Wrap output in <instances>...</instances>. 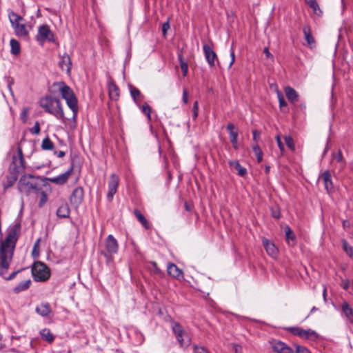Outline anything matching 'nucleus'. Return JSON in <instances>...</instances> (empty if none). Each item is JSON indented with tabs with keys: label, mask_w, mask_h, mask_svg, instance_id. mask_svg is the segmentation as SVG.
<instances>
[{
	"label": "nucleus",
	"mask_w": 353,
	"mask_h": 353,
	"mask_svg": "<svg viewBox=\"0 0 353 353\" xmlns=\"http://www.w3.org/2000/svg\"><path fill=\"white\" fill-rule=\"evenodd\" d=\"M54 154L59 158H62L65 155V152L60 150V151H55Z\"/></svg>",
	"instance_id": "61"
},
{
	"label": "nucleus",
	"mask_w": 353,
	"mask_h": 353,
	"mask_svg": "<svg viewBox=\"0 0 353 353\" xmlns=\"http://www.w3.org/2000/svg\"><path fill=\"white\" fill-rule=\"evenodd\" d=\"M341 243L343 250L350 257L353 258V246L350 245L345 239H342Z\"/></svg>",
	"instance_id": "38"
},
{
	"label": "nucleus",
	"mask_w": 353,
	"mask_h": 353,
	"mask_svg": "<svg viewBox=\"0 0 353 353\" xmlns=\"http://www.w3.org/2000/svg\"><path fill=\"white\" fill-rule=\"evenodd\" d=\"M108 90L110 97L113 99H117L119 96V88L117 85L113 82L110 83L108 85Z\"/></svg>",
	"instance_id": "33"
},
{
	"label": "nucleus",
	"mask_w": 353,
	"mask_h": 353,
	"mask_svg": "<svg viewBox=\"0 0 353 353\" xmlns=\"http://www.w3.org/2000/svg\"><path fill=\"white\" fill-rule=\"evenodd\" d=\"M105 249L110 254H114L118 252L117 241L112 234H109L105 240Z\"/></svg>",
	"instance_id": "14"
},
{
	"label": "nucleus",
	"mask_w": 353,
	"mask_h": 353,
	"mask_svg": "<svg viewBox=\"0 0 353 353\" xmlns=\"http://www.w3.org/2000/svg\"><path fill=\"white\" fill-rule=\"evenodd\" d=\"M183 102L186 104L188 103V91L186 89H183Z\"/></svg>",
	"instance_id": "59"
},
{
	"label": "nucleus",
	"mask_w": 353,
	"mask_h": 353,
	"mask_svg": "<svg viewBox=\"0 0 353 353\" xmlns=\"http://www.w3.org/2000/svg\"><path fill=\"white\" fill-rule=\"evenodd\" d=\"M279 107H280V108H282L283 107L287 106V103H286V101H285L284 99L280 100V101H279Z\"/></svg>",
	"instance_id": "63"
},
{
	"label": "nucleus",
	"mask_w": 353,
	"mask_h": 353,
	"mask_svg": "<svg viewBox=\"0 0 353 353\" xmlns=\"http://www.w3.org/2000/svg\"><path fill=\"white\" fill-rule=\"evenodd\" d=\"M84 191L82 187H77L74 188L69 198L72 205L76 208H79L83 201Z\"/></svg>",
	"instance_id": "10"
},
{
	"label": "nucleus",
	"mask_w": 353,
	"mask_h": 353,
	"mask_svg": "<svg viewBox=\"0 0 353 353\" xmlns=\"http://www.w3.org/2000/svg\"><path fill=\"white\" fill-rule=\"evenodd\" d=\"M35 311L41 316L46 317L52 312V309L49 303L44 302L38 305L35 308Z\"/></svg>",
	"instance_id": "19"
},
{
	"label": "nucleus",
	"mask_w": 353,
	"mask_h": 353,
	"mask_svg": "<svg viewBox=\"0 0 353 353\" xmlns=\"http://www.w3.org/2000/svg\"><path fill=\"white\" fill-rule=\"evenodd\" d=\"M230 57H231V61H230V63L229 64V67H231L232 65L234 63V62L235 61V54H234V48H233L232 46H231V48H230Z\"/></svg>",
	"instance_id": "53"
},
{
	"label": "nucleus",
	"mask_w": 353,
	"mask_h": 353,
	"mask_svg": "<svg viewBox=\"0 0 353 353\" xmlns=\"http://www.w3.org/2000/svg\"><path fill=\"white\" fill-rule=\"evenodd\" d=\"M203 50L205 58L210 67L215 65V61L217 60V56L213 49L208 45L204 44L203 46Z\"/></svg>",
	"instance_id": "13"
},
{
	"label": "nucleus",
	"mask_w": 353,
	"mask_h": 353,
	"mask_svg": "<svg viewBox=\"0 0 353 353\" xmlns=\"http://www.w3.org/2000/svg\"><path fill=\"white\" fill-rule=\"evenodd\" d=\"M53 86L57 87L68 108L72 112V117L70 119L72 128L77 126V117L79 112L78 99L72 89L63 81L54 82Z\"/></svg>",
	"instance_id": "2"
},
{
	"label": "nucleus",
	"mask_w": 353,
	"mask_h": 353,
	"mask_svg": "<svg viewBox=\"0 0 353 353\" xmlns=\"http://www.w3.org/2000/svg\"><path fill=\"white\" fill-rule=\"evenodd\" d=\"M305 40L308 46L312 48L315 46V40L312 34L311 29L309 26H305L303 28Z\"/></svg>",
	"instance_id": "21"
},
{
	"label": "nucleus",
	"mask_w": 353,
	"mask_h": 353,
	"mask_svg": "<svg viewBox=\"0 0 353 353\" xmlns=\"http://www.w3.org/2000/svg\"><path fill=\"white\" fill-rule=\"evenodd\" d=\"M333 157L334 159H336V161L337 162H339V163L342 162L343 159L342 152L340 150H339L336 153L333 154Z\"/></svg>",
	"instance_id": "51"
},
{
	"label": "nucleus",
	"mask_w": 353,
	"mask_h": 353,
	"mask_svg": "<svg viewBox=\"0 0 353 353\" xmlns=\"http://www.w3.org/2000/svg\"><path fill=\"white\" fill-rule=\"evenodd\" d=\"M129 90L130 92V95L134 101H137V99L141 97V92L139 90L132 85H129Z\"/></svg>",
	"instance_id": "40"
},
{
	"label": "nucleus",
	"mask_w": 353,
	"mask_h": 353,
	"mask_svg": "<svg viewBox=\"0 0 353 353\" xmlns=\"http://www.w3.org/2000/svg\"><path fill=\"white\" fill-rule=\"evenodd\" d=\"M17 178L18 174L14 172H11V174L7 175L6 176V181L3 182V186L4 190H6L12 187L17 181Z\"/></svg>",
	"instance_id": "24"
},
{
	"label": "nucleus",
	"mask_w": 353,
	"mask_h": 353,
	"mask_svg": "<svg viewBox=\"0 0 353 353\" xmlns=\"http://www.w3.org/2000/svg\"><path fill=\"white\" fill-rule=\"evenodd\" d=\"M70 213V210L67 203L62 204L57 210V215L60 218H68Z\"/></svg>",
	"instance_id": "27"
},
{
	"label": "nucleus",
	"mask_w": 353,
	"mask_h": 353,
	"mask_svg": "<svg viewBox=\"0 0 353 353\" xmlns=\"http://www.w3.org/2000/svg\"><path fill=\"white\" fill-rule=\"evenodd\" d=\"M284 140H285V144L292 151H294L295 150V145H294V140L293 139L289 136V135H286L284 137Z\"/></svg>",
	"instance_id": "43"
},
{
	"label": "nucleus",
	"mask_w": 353,
	"mask_h": 353,
	"mask_svg": "<svg viewBox=\"0 0 353 353\" xmlns=\"http://www.w3.org/2000/svg\"><path fill=\"white\" fill-rule=\"evenodd\" d=\"M271 215L273 218L276 219H279L281 218V212L279 209L278 208H272Z\"/></svg>",
	"instance_id": "48"
},
{
	"label": "nucleus",
	"mask_w": 353,
	"mask_h": 353,
	"mask_svg": "<svg viewBox=\"0 0 353 353\" xmlns=\"http://www.w3.org/2000/svg\"><path fill=\"white\" fill-rule=\"evenodd\" d=\"M313 10L314 13L316 15H321L322 11L320 10L319 4L317 2H315L314 4L309 6Z\"/></svg>",
	"instance_id": "47"
},
{
	"label": "nucleus",
	"mask_w": 353,
	"mask_h": 353,
	"mask_svg": "<svg viewBox=\"0 0 353 353\" xmlns=\"http://www.w3.org/2000/svg\"><path fill=\"white\" fill-rule=\"evenodd\" d=\"M21 227L19 221H14L8 228L5 239H0V276H4L8 272L20 234Z\"/></svg>",
	"instance_id": "1"
},
{
	"label": "nucleus",
	"mask_w": 353,
	"mask_h": 353,
	"mask_svg": "<svg viewBox=\"0 0 353 353\" xmlns=\"http://www.w3.org/2000/svg\"><path fill=\"white\" fill-rule=\"evenodd\" d=\"M276 142H277V144H278V147L279 148L281 152H283L284 150V145L283 144L281 140V138H280V136H276Z\"/></svg>",
	"instance_id": "56"
},
{
	"label": "nucleus",
	"mask_w": 353,
	"mask_h": 353,
	"mask_svg": "<svg viewBox=\"0 0 353 353\" xmlns=\"http://www.w3.org/2000/svg\"><path fill=\"white\" fill-rule=\"evenodd\" d=\"M285 93L288 99L292 103L297 101L299 94L297 92L292 88L287 86L285 88Z\"/></svg>",
	"instance_id": "23"
},
{
	"label": "nucleus",
	"mask_w": 353,
	"mask_h": 353,
	"mask_svg": "<svg viewBox=\"0 0 353 353\" xmlns=\"http://www.w3.org/2000/svg\"><path fill=\"white\" fill-rule=\"evenodd\" d=\"M8 18L15 34L25 41H29V32L26 24L22 23L24 21V19L12 10L9 11Z\"/></svg>",
	"instance_id": "5"
},
{
	"label": "nucleus",
	"mask_w": 353,
	"mask_h": 353,
	"mask_svg": "<svg viewBox=\"0 0 353 353\" xmlns=\"http://www.w3.org/2000/svg\"><path fill=\"white\" fill-rule=\"evenodd\" d=\"M285 229L286 241H287L288 244L289 245H294L295 244L294 241H295V239H296V236H295L294 232H292V230L288 225H286Z\"/></svg>",
	"instance_id": "28"
},
{
	"label": "nucleus",
	"mask_w": 353,
	"mask_h": 353,
	"mask_svg": "<svg viewBox=\"0 0 353 353\" xmlns=\"http://www.w3.org/2000/svg\"><path fill=\"white\" fill-rule=\"evenodd\" d=\"M39 105L45 112L54 116L62 123H65L66 118L65 117L63 105L59 99L51 95H46L40 99Z\"/></svg>",
	"instance_id": "3"
},
{
	"label": "nucleus",
	"mask_w": 353,
	"mask_h": 353,
	"mask_svg": "<svg viewBox=\"0 0 353 353\" xmlns=\"http://www.w3.org/2000/svg\"><path fill=\"white\" fill-rule=\"evenodd\" d=\"M263 245L269 256L276 258L279 254V250L274 243L266 238L262 239Z\"/></svg>",
	"instance_id": "15"
},
{
	"label": "nucleus",
	"mask_w": 353,
	"mask_h": 353,
	"mask_svg": "<svg viewBox=\"0 0 353 353\" xmlns=\"http://www.w3.org/2000/svg\"><path fill=\"white\" fill-rule=\"evenodd\" d=\"M141 110L142 112L147 117L148 121H151V107L145 103L141 106Z\"/></svg>",
	"instance_id": "42"
},
{
	"label": "nucleus",
	"mask_w": 353,
	"mask_h": 353,
	"mask_svg": "<svg viewBox=\"0 0 353 353\" xmlns=\"http://www.w3.org/2000/svg\"><path fill=\"white\" fill-rule=\"evenodd\" d=\"M272 347L277 353H294L290 347L281 341H273L272 343Z\"/></svg>",
	"instance_id": "18"
},
{
	"label": "nucleus",
	"mask_w": 353,
	"mask_h": 353,
	"mask_svg": "<svg viewBox=\"0 0 353 353\" xmlns=\"http://www.w3.org/2000/svg\"><path fill=\"white\" fill-rule=\"evenodd\" d=\"M263 52L264 54H265V57L267 58H271L272 59L273 58V56L272 54L270 52L268 48H265L264 50H263Z\"/></svg>",
	"instance_id": "60"
},
{
	"label": "nucleus",
	"mask_w": 353,
	"mask_h": 353,
	"mask_svg": "<svg viewBox=\"0 0 353 353\" xmlns=\"http://www.w3.org/2000/svg\"><path fill=\"white\" fill-rule=\"evenodd\" d=\"M323 180L325 189L328 193H331L334 191V185L332 180L331 174L329 170H325L319 176Z\"/></svg>",
	"instance_id": "17"
},
{
	"label": "nucleus",
	"mask_w": 353,
	"mask_h": 353,
	"mask_svg": "<svg viewBox=\"0 0 353 353\" xmlns=\"http://www.w3.org/2000/svg\"><path fill=\"white\" fill-rule=\"evenodd\" d=\"M30 284H31V280L30 279H27V280L23 281L20 282L19 283H18L13 288V292L15 294H19L21 292H23V291H25V290H28L30 288Z\"/></svg>",
	"instance_id": "25"
},
{
	"label": "nucleus",
	"mask_w": 353,
	"mask_h": 353,
	"mask_svg": "<svg viewBox=\"0 0 353 353\" xmlns=\"http://www.w3.org/2000/svg\"><path fill=\"white\" fill-rule=\"evenodd\" d=\"M198 113H199V103L197 101H196L194 103V105L192 107V116L194 119L198 117Z\"/></svg>",
	"instance_id": "49"
},
{
	"label": "nucleus",
	"mask_w": 353,
	"mask_h": 353,
	"mask_svg": "<svg viewBox=\"0 0 353 353\" xmlns=\"http://www.w3.org/2000/svg\"><path fill=\"white\" fill-rule=\"evenodd\" d=\"M41 147L43 150H52L54 149V145L50 138L47 137L42 141Z\"/></svg>",
	"instance_id": "36"
},
{
	"label": "nucleus",
	"mask_w": 353,
	"mask_h": 353,
	"mask_svg": "<svg viewBox=\"0 0 353 353\" xmlns=\"http://www.w3.org/2000/svg\"><path fill=\"white\" fill-rule=\"evenodd\" d=\"M232 345L234 353H242V347L240 345L234 343Z\"/></svg>",
	"instance_id": "57"
},
{
	"label": "nucleus",
	"mask_w": 353,
	"mask_h": 353,
	"mask_svg": "<svg viewBox=\"0 0 353 353\" xmlns=\"http://www.w3.org/2000/svg\"><path fill=\"white\" fill-rule=\"evenodd\" d=\"M73 170L74 165L72 163L70 167L64 173L57 176L48 178L47 180L57 185H63L68 181V179L71 176Z\"/></svg>",
	"instance_id": "12"
},
{
	"label": "nucleus",
	"mask_w": 353,
	"mask_h": 353,
	"mask_svg": "<svg viewBox=\"0 0 353 353\" xmlns=\"http://www.w3.org/2000/svg\"><path fill=\"white\" fill-rule=\"evenodd\" d=\"M349 285H350L349 281H347V280L345 281L342 284L343 288L344 290H347L349 288Z\"/></svg>",
	"instance_id": "62"
},
{
	"label": "nucleus",
	"mask_w": 353,
	"mask_h": 353,
	"mask_svg": "<svg viewBox=\"0 0 353 353\" xmlns=\"http://www.w3.org/2000/svg\"><path fill=\"white\" fill-rule=\"evenodd\" d=\"M168 274L174 278L179 279L183 276V272L179 269L176 265L170 263L167 267Z\"/></svg>",
	"instance_id": "20"
},
{
	"label": "nucleus",
	"mask_w": 353,
	"mask_h": 353,
	"mask_svg": "<svg viewBox=\"0 0 353 353\" xmlns=\"http://www.w3.org/2000/svg\"><path fill=\"white\" fill-rule=\"evenodd\" d=\"M319 335L311 329L305 330V339H310L315 341L319 338Z\"/></svg>",
	"instance_id": "39"
},
{
	"label": "nucleus",
	"mask_w": 353,
	"mask_h": 353,
	"mask_svg": "<svg viewBox=\"0 0 353 353\" xmlns=\"http://www.w3.org/2000/svg\"><path fill=\"white\" fill-rule=\"evenodd\" d=\"M27 117V110H23L21 113V118L26 120Z\"/></svg>",
	"instance_id": "64"
},
{
	"label": "nucleus",
	"mask_w": 353,
	"mask_h": 353,
	"mask_svg": "<svg viewBox=\"0 0 353 353\" xmlns=\"http://www.w3.org/2000/svg\"><path fill=\"white\" fill-rule=\"evenodd\" d=\"M228 164L231 168H234L237 170L238 174L240 176H245L247 174V170L245 168L241 165L239 161L230 160L228 161Z\"/></svg>",
	"instance_id": "22"
},
{
	"label": "nucleus",
	"mask_w": 353,
	"mask_h": 353,
	"mask_svg": "<svg viewBox=\"0 0 353 353\" xmlns=\"http://www.w3.org/2000/svg\"><path fill=\"white\" fill-rule=\"evenodd\" d=\"M253 134V140L258 143V141L260 139V132L257 130H254L252 131Z\"/></svg>",
	"instance_id": "54"
},
{
	"label": "nucleus",
	"mask_w": 353,
	"mask_h": 353,
	"mask_svg": "<svg viewBox=\"0 0 353 353\" xmlns=\"http://www.w3.org/2000/svg\"><path fill=\"white\" fill-rule=\"evenodd\" d=\"M40 132L39 123L37 121L34 126L30 129V132L33 134H38Z\"/></svg>",
	"instance_id": "50"
},
{
	"label": "nucleus",
	"mask_w": 353,
	"mask_h": 353,
	"mask_svg": "<svg viewBox=\"0 0 353 353\" xmlns=\"http://www.w3.org/2000/svg\"><path fill=\"white\" fill-rule=\"evenodd\" d=\"M119 183V178L116 174H112L108 181V192L107 199L109 201H112L114 194L117 192Z\"/></svg>",
	"instance_id": "11"
},
{
	"label": "nucleus",
	"mask_w": 353,
	"mask_h": 353,
	"mask_svg": "<svg viewBox=\"0 0 353 353\" xmlns=\"http://www.w3.org/2000/svg\"><path fill=\"white\" fill-rule=\"evenodd\" d=\"M41 239L39 238L34 243L32 251V256L34 259H37L39 256V243H40Z\"/></svg>",
	"instance_id": "41"
},
{
	"label": "nucleus",
	"mask_w": 353,
	"mask_h": 353,
	"mask_svg": "<svg viewBox=\"0 0 353 353\" xmlns=\"http://www.w3.org/2000/svg\"><path fill=\"white\" fill-rule=\"evenodd\" d=\"M227 130L230 134V141L237 140L238 130L236 129L235 130L234 124L232 123H228L227 125Z\"/></svg>",
	"instance_id": "35"
},
{
	"label": "nucleus",
	"mask_w": 353,
	"mask_h": 353,
	"mask_svg": "<svg viewBox=\"0 0 353 353\" xmlns=\"http://www.w3.org/2000/svg\"><path fill=\"white\" fill-rule=\"evenodd\" d=\"M21 270H17V271H15V272H12L8 277H6V280H8V281H10V280H12L13 279L16 275L21 272Z\"/></svg>",
	"instance_id": "58"
},
{
	"label": "nucleus",
	"mask_w": 353,
	"mask_h": 353,
	"mask_svg": "<svg viewBox=\"0 0 353 353\" xmlns=\"http://www.w3.org/2000/svg\"><path fill=\"white\" fill-rule=\"evenodd\" d=\"M290 333L302 339L305 336V330L299 327H289L286 328Z\"/></svg>",
	"instance_id": "34"
},
{
	"label": "nucleus",
	"mask_w": 353,
	"mask_h": 353,
	"mask_svg": "<svg viewBox=\"0 0 353 353\" xmlns=\"http://www.w3.org/2000/svg\"><path fill=\"white\" fill-rule=\"evenodd\" d=\"M41 179L32 174H23L18 182V190L22 194L29 196L38 194L41 189Z\"/></svg>",
	"instance_id": "4"
},
{
	"label": "nucleus",
	"mask_w": 353,
	"mask_h": 353,
	"mask_svg": "<svg viewBox=\"0 0 353 353\" xmlns=\"http://www.w3.org/2000/svg\"><path fill=\"white\" fill-rule=\"evenodd\" d=\"M40 334L43 340L48 343H52L54 337L50 330L48 328H44L40 331Z\"/></svg>",
	"instance_id": "31"
},
{
	"label": "nucleus",
	"mask_w": 353,
	"mask_h": 353,
	"mask_svg": "<svg viewBox=\"0 0 353 353\" xmlns=\"http://www.w3.org/2000/svg\"><path fill=\"white\" fill-rule=\"evenodd\" d=\"M295 349L296 353H311L307 348L300 345H296Z\"/></svg>",
	"instance_id": "46"
},
{
	"label": "nucleus",
	"mask_w": 353,
	"mask_h": 353,
	"mask_svg": "<svg viewBox=\"0 0 353 353\" xmlns=\"http://www.w3.org/2000/svg\"><path fill=\"white\" fill-rule=\"evenodd\" d=\"M134 214L136 216L138 221L141 223L143 228L145 229H149L150 225L148 220L145 219V217L143 216V214H141V212L138 210H134Z\"/></svg>",
	"instance_id": "29"
},
{
	"label": "nucleus",
	"mask_w": 353,
	"mask_h": 353,
	"mask_svg": "<svg viewBox=\"0 0 353 353\" xmlns=\"http://www.w3.org/2000/svg\"><path fill=\"white\" fill-rule=\"evenodd\" d=\"M25 161L22 149L20 147L17 148V155H14L12 159V163L10 166V172L19 174L25 170Z\"/></svg>",
	"instance_id": "9"
},
{
	"label": "nucleus",
	"mask_w": 353,
	"mask_h": 353,
	"mask_svg": "<svg viewBox=\"0 0 353 353\" xmlns=\"http://www.w3.org/2000/svg\"><path fill=\"white\" fill-rule=\"evenodd\" d=\"M32 274L35 281L44 282L50 278V272L44 263L36 261L32 266Z\"/></svg>",
	"instance_id": "6"
},
{
	"label": "nucleus",
	"mask_w": 353,
	"mask_h": 353,
	"mask_svg": "<svg viewBox=\"0 0 353 353\" xmlns=\"http://www.w3.org/2000/svg\"><path fill=\"white\" fill-rule=\"evenodd\" d=\"M172 330L181 347H187L190 345L191 338L179 323L173 322L172 323Z\"/></svg>",
	"instance_id": "7"
},
{
	"label": "nucleus",
	"mask_w": 353,
	"mask_h": 353,
	"mask_svg": "<svg viewBox=\"0 0 353 353\" xmlns=\"http://www.w3.org/2000/svg\"><path fill=\"white\" fill-rule=\"evenodd\" d=\"M59 66L62 70H65L68 74H70L72 68V61L70 57L66 52L60 57Z\"/></svg>",
	"instance_id": "16"
},
{
	"label": "nucleus",
	"mask_w": 353,
	"mask_h": 353,
	"mask_svg": "<svg viewBox=\"0 0 353 353\" xmlns=\"http://www.w3.org/2000/svg\"><path fill=\"white\" fill-rule=\"evenodd\" d=\"M170 28L169 21L168 20L166 22L163 23L162 25V32L163 35H165L168 29Z\"/></svg>",
	"instance_id": "52"
},
{
	"label": "nucleus",
	"mask_w": 353,
	"mask_h": 353,
	"mask_svg": "<svg viewBox=\"0 0 353 353\" xmlns=\"http://www.w3.org/2000/svg\"><path fill=\"white\" fill-rule=\"evenodd\" d=\"M342 311L346 319L350 322L353 323V310L347 302H343L342 304Z\"/></svg>",
	"instance_id": "26"
},
{
	"label": "nucleus",
	"mask_w": 353,
	"mask_h": 353,
	"mask_svg": "<svg viewBox=\"0 0 353 353\" xmlns=\"http://www.w3.org/2000/svg\"><path fill=\"white\" fill-rule=\"evenodd\" d=\"M193 353H210V352L204 346L194 344Z\"/></svg>",
	"instance_id": "44"
},
{
	"label": "nucleus",
	"mask_w": 353,
	"mask_h": 353,
	"mask_svg": "<svg viewBox=\"0 0 353 353\" xmlns=\"http://www.w3.org/2000/svg\"><path fill=\"white\" fill-rule=\"evenodd\" d=\"M36 40L41 45H43L46 41H54V34L50 30V26L48 25L43 24L38 27V32L37 34L36 35Z\"/></svg>",
	"instance_id": "8"
},
{
	"label": "nucleus",
	"mask_w": 353,
	"mask_h": 353,
	"mask_svg": "<svg viewBox=\"0 0 353 353\" xmlns=\"http://www.w3.org/2000/svg\"><path fill=\"white\" fill-rule=\"evenodd\" d=\"M10 47H11V50H10L11 54H12L14 55L19 54L21 52V47H20L19 42L14 39H12L10 41Z\"/></svg>",
	"instance_id": "32"
},
{
	"label": "nucleus",
	"mask_w": 353,
	"mask_h": 353,
	"mask_svg": "<svg viewBox=\"0 0 353 353\" xmlns=\"http://www.w3.org/2000/svg\"><path fill=\"white\" fill-rule=\"evenodd\" d=\"M252 150L256 157L257 162L261 163L263 161V152L258 143L252 145Z\"/></svg>",
	"instance_id": "37"
},
{
	"label": "nucleus",
	"mask_w": 353,
	"mask_h": 353,
	"mask_svg": "<svg viewBox=\"0 0 353 353\" xmlns=\"http://www.w3.org/2000/svg\"><path fill=\"white\" fill-rule=\"evenodd\" d=\"M178 60L179 61L180 67L181 68L183 77H185L188 74V63L184 61L183 57L182 50L177 54Z\"/></svg>",
	"instance_id": "30"
},
{
	"label": "nucleus",
	"mask_w": 353,
	"mask_h": 353,
	"mask_svg": "<svg viewBox=\"0 0 353 353\" xmlns=\"http://www.w3.org/2000/svg\"><path fill=\"white\" fill-rule=\"evenodd\" d=\"M151 265L153 267L154 272L157 274H160L161 273V270L158 268L157 263L155 261H152Z\"/></svg>",
	"instance_id": "55"
},
{
	"label": "nucleus",
	"mask_w": 353,
	"mask_h": 353,
	"mask_svg": "<svg viewBox=\"0 0 353 353\" xmlns=\"http://www.w3.org/2000/svg\"><path fill=\"white\" fill-rule=\"evenodd\" d=\"M39 192L41 194V196H40V200H39L38 205H39V208H41L47 202L48 196H47L46 193L44 191L42 190V188L41 189Z\"/></svg>",
	"instance_id": "45"
}]
</instances>
